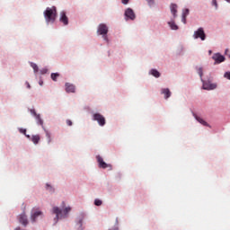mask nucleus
<instances>
[{
	"label": "nucleus",
	"instance_id": "obj_1",
	"mask_svg": "<svg viewBox=\"0 0 230 230\" xmlns=\"http://www.w3.org/2000/svg\"><path fill=\"white\" fill-rule=\"evenodd\" d=\"M61 208L62 209L58 207H54L52 209V213L56 215L57 220H58V218H66L69 212H71V207H66V202H62Z\"/></svg>",
	"mask_w": 230,
	"mask_h": 230
},
{
	"label": "nucleus",
	"instance_id": "obj_2",
	"mask_svg": "<svg viewBox=\"0 0 230 230\" xmlns=\"http://www.w3.org/2000/svg\"><path fill=\"white\" fill-rule=\"evenodd\" d=\"M44 17L46 20V22H55L57 21V7L52 6L51 8L47 7L44 11Z\"/></svg>",
	"mask_w": 230,
	"mask_h": 230
},
{
	"label": "nucleus",
	"instance_id": "obj_3",
	"mask_svg": "<svg viewBox=\"0 0 230 230\" xmlns=\"http://www.w3.org/2000/svg\"><path fill=\"white\" fill-rule=\"evenodd\" d=\"M93 121H97V123L100 125V127H105V117L100 113H94L93 115Z\"/></svg>",
	"mask_w": 230,
	"mask_h": 230
},
{
	"label": "nucleus",
	"instance_id": "obj_4",
	"mask_svg": "<svg viewBox=\"0 0 230 230\" xmlns=\"http://www.w3.org/2000/svg\"><path fill=\"white\" fill-rule=\"evenodd\" d=\"M98 35H103L104 39H107V33H109V27L105 23H101L97 29Z\"/></svg>",
	"mask_w": 230,
	"mask_h": 230
},
{
	"label": "nucleus",
	"instance_id": "obj_5",
	"mask_svg": "<svg viewBox=\"0 0 230 230\" xmlns=\"http://www.w3.org/2000/svg\"><path fill=\"white\" fill-rule=\"evenodd\" d=\"M193 39H200V40H206V32L204 28L199 27L196 31H194Z\"/></svg>",
	"mask_w": 230,
	"mask_h": 230
},
{
	"label": "nucleus",
	"instance_id": "obj_6",
	"mask_svg": "<svg viewBox=\"0 0 230 230\" xmlns=\"http://www.w3.org/2000/svg\"><path fill=\"white\" fill-rule=\"evenodd\" d=\"M42 215V211L39 208H33L31 210V222H36L37 218Z\"/></svg>",
	"mask_w": 230,
	"mask_h": 230
},
{
	"label": "nucleus",
	"instance_id": "obj_7",
	"mask_svg": "<svg viewBox=\"0 0 230 230\" xmlns=\"http://www.w3.org/2000/svg\"><path fill=\"white\" fill-rule=\"evenodd\" d=\"M96 159H97V162L99 163V167L100 168H102V169H105V168H112V165L105 163L103 161V158L101 156V155H97L96 156Z\"/></svg>",
	"mask_w": 230,
	"mask_h": 230
},
{
	"label": "nucleus",
	"instance_id": "obj_8",
	"mask_svg": "<svg viewBox=\"0 0 230 230\" xmlns=\"http://www.w3.org/2000/svg\"><path fill=\"white\" fill-rule=\"evenodd\" d=\"M59 15L60 22H62L64 26H67V24H69V18L67 17V14H66V11H62Z\"/></svg>",
	"mask_w": 230,
	"mask_h": 230
},
{
	"label": "nucleus",
	"instance_id": "obj_9",
	"mask_svg": "<svg viewBox=\"0 0 230 230\" xmlns=\"http://www.w3.org/2000/svg\"><path fill=\"white\" fill-rule=\"evenodd\" d=\"M213 60H215V64H222L226 60V58L222 56L220 53H216L212 57Z\"/></svg>",
	"mask_w": 230,
	"mask_h": 230
},
{
	"label": "nucleus",
	"instance_id": "obj_10",
	"mask_svg": "<svg viewBox=\"0 0 230 230\" xmlns=\"http://www.w3.org/2000/svg\"><path fill=\"white\" fill-rule=\"evenodd\" d=\"M30 112L31 114H32V116H34V118H36L38 125H44V120H42V119L40 118V114H37V111H35V110H31Z\"/></svg>",
	"mask_w": 230,
	"mask_h": 230
},
{
	"label": "nucleus",
	"instance_id": "obj_11",
	"mask_svg": "<svg viewBox=\"0 0 230 230\" xmlns=\"http://www.w3.org/2000/svg\"><path fill=\"white\" fill-rule=\"evenodd\" d=\"M125 16L131 21H134V19H136V13H134V10H132L131 8H128L125 11Z\"/></svg>",
	"mask_w": 230,
	"mask_h": 230
},
{
	"label": "nucleus",
	"instance_id": "obj_12",
	"mask_svg": "<svg viewBox=\"0 0 230 230\" xmlns=\"http://www.w3.org/2000/svg\"><path fill=\"white\" fill-rule=\"evenodd\" d=\"M203 89H205V91H213V89H217V84L211 83H203Z\"/></svg>",
	"mask_w": 230,
	"mask_h": 230
},
{
	"label": "nucleus",
	"instance_id": "obj_13",
	"mask_svg": "<svg viewBox=\"0 0 230 230\" xmlns=\"http://www.w3.org/2000/svg\"><path fill=\"white\" fill-rule=\"evenodd\" d=\"M19 222H20V224H22L24 226H28V217H26V214L20 215Z\"/></svg>",
	"mask_w": 230,
	"mask_h": 230
},
{
	"label": "nucleus",
	"instance_id": "obj_14",
	"mask_svg": "<svg viewBox=\"0 0 230 230\" xmlns=\"http://www.w3.org/2000/svg\"><path fill=\"white\" fill-rule=\"evenodd\" d=\"M65 87H66V93H75V87L72 84L66 83L65 84Z\"/></svg>",
	"mask_w": 230,
	"mask_h": 230
},
{
	"label": "nucleus",
	"instance_id": "obj_15",
	"mask_svg": "<svg viewBox=\"0 0 230 230\" xmlns=\"http://www.w3.org/2000/svg\"><path fill=\"white\" fill-rule=\"evenodd\" d=\"M161 93H162V94L164 95L165 100H168V98H170V96H172V92H170V89H168V88H163L161 90Z\"/></svg>",
	"mask_w": 230,
	"mask_h": 230
},
{
	"label": "nucleus",
	"instance_id": "obj_16",
	"mask_svg": "<svg viewBox=\"0 0 230 230\" xmlns=\"http://www.w3.org/2000/svg\"><path fill=\"white\" fill-rule=\"evenodd\" d=\"M170 8L173 17H177V8H178L177 4H172Z\"/></svg>",
	"mask_w": 230,
	"mask_h": 230
},
{
	"label": "nucleus",
	"instance_id": "obj_17",
	"mask_svg": "<svg viewBox=\"0 0 230 230\" xmlns=\"http://www.w3.org/2000/svg\"><path fill=\"white\" fill-rule=\"evenodd\" d=\"M195 119H197V121H199V123H200L201 125H203L204 127H208L209 125L208 124V122H206V120H204L202 118L199 117V116H195Z\"/></svg>",
	"mask_w": 230,
	"mask_h": 230
},
{
	"label": "nucleus",
	"instance_id": "obj_18",
	"mask_svg": "<svg viewBox=\"0 0 230 230\" xmlns=\"http://www.w3.org/2000/svg\"><path fill=\"white\" fill-rule=\"evenodd\" d=\"M31 141L34 145H39V141H40V136L39 135H33L31 137Z\"/></svg>",
	"mask_w": 230,
	"mask_h": 230
},
{
	"label": "nucleus",
	"instance_id": "obj_19",
	"mask_svg": "<svg viewBox=\"0 0 230 230\" xmlns=\"http://www.w3.org/2000/svg\"><path fill=\"white\" fill-rule=\"evenodd\" d=\"M150 75H152V76H155V78H159V76H161V73H159L157 69H151Z\"/></svg>",
	"mask_w": 230,
	"mask_h": 230
},
{
	"label": "nucleus",
	"instance_id": "obj_20",
	"mask_svg": "<svg viewBox=\"0 0 230 230\" xmlns=\"http://www.w3.org/2000/svg\"><path fill=\"white\" fill-rule=\"evenodd\" d=\"M168 25L170 26L171 30H179V26H177L174 22H168Z\"/></svg>",
	"mask_w": 230,
	"mask_h": 230
},
{
	"label": "nucleus",
	"instance_id": "obj_21",
	"mask_svg": "<svg viewBox=\"0 0 230 230\" xmlns=\"http://www.w3.org/2000/svg\"><path fill=\"white\" fill-rule=\"evenodd\" d=\"M31 66L32 67L34 73H39V66L35 63H31Z\"/></svg>",
	"mask_w": 230,
	"mask_h": 230
},
{
	"label": "nucleus",
	"instance_id": "obj_22",
	"mask_svg": "<svg viewBox=\"0 0 230 230\" xmlns=\"http://www.w3.org/2000/svg\"><path fill=\"white\" fill-rule=\"evenodd\" d=\"M60 75L58 73H52L51 74V78L53 80V82H57V78L59 77Z\"/></svg>",
	"mask_w": 230,
	"mask_h": 230
},
{
	"label": "nucleus",
	"instance_id": "obj_23",
	"mask_svg": "<svg viewBox=\"0 0 230 230\" xmlns=\"http://www.w3.org/2000/svg\"><path fill=\"white\" fill-rule=\"evenodd\" d=\"M20 132L21 134H24V136H26V137H28V139H30V135H26V129L24 128H20Z\"/></svg>",
	"mask_w": 230,
	"mask_h": 230
},
{
	"label": "nucleus",
	"instance_id": "obj_24",
	"mask_svg": "<svg viewBox=\"0 0 230 230\" xmlns=\"http://www.w3.org/2000/svg\"><path fill=\"white\" fill-rule=\"evenodd\" d=\"M94 204H95V206H102V201L101 199H95Z\"/></svg>",
	"mask_w": 230,
	"mask_h": 230
},
{
	"label": "nucleus",
	"instance_id": "obj_25",
	"mask_svg": "<svg viewBox=\"0 0 230 230\" xmlns=\"http://www.w3.org/2000/svg\"><path fill=\"white\" fill-rule=\"evenodd\" d=\"M46 136L49 139V143H51V134H49V132L46 131Z\"/></svg>",
	"mask_w": 230,
	"mask_h": 230
},
{
	"label": "nucleus",
	"instance_id": "obj_26",
	"mask_svg": "<svg viewBox=\"0 0 230 230\" xmlns=\"http://www.w3.org/2000/svg\"><path fill=\"white\" fill-rule=\"evenodd\" d=\"M198 74L199 75L200 78H202V75H203L202 67H199V68L198 69Z\"/></svg>",
	"mask_w": 230,
	"mask_h": 230
},
{
	"label": "nucleus",
	"instance_id": "obj_27",
	"mask_svg": "<svg viewBox=\"0 0 230 230\" xmlns=\"http://www.w3.org/2000/svg\"><path fill=\"white\" fill-rule=\"evenodd\" d=\"M181 21L183 22V24H186V13H182Z\"/></svg>",
	"mask_w": 230,
	"mask_h": 230
},
{
	"label": "nucleus",
	"instance_id": "obj_28",
	"mask_svg": "<svg viewBox=\"0 0 230 230\" xmlns=\"http://www.w3.org/2000/svg\"><path fill=\"white\" fill-rule=\"evenodd\" d=\"M225 78H226L227 80H230V72H226L224 75Z\"/></svg>",
	"mask_w": 230,
	"mask_h": 230
},
{
	"label": "nucleus",
	"instance_id": "obj_29",
	"mask_svg": "<svg viewBox=\"0 0 230 230\" xmlns=\"http://www.w3.org/2000/svg\"><path fill=\"white\" fill-rule=\"evenodd\" d=\"M66 125H67L68 127H72V126H73V121H71V119H67V120H66Z\"/></svg>",
	"mask_w": 230,
	"mask_h": 230
},
{
	"label": "nucleus",
	"instance_id": "obj_30",
	"mask_svg": "<svg viewBox=\"0 0 230 230\" xmlns=\"http://www.w3.org/2000/svg\"><path fill=\"white\" fill-rule=\"evenodd\" d=\"M183 13H185V17H187L190 14V9H185Z\"/></svg>",
	"mask_w": 230,
	"mask_h": 230
},
{
	"label": "nucleus",
	"instance_id": "obj_31",
	"mask_svg": "<svg viewBox=\"0 0 230 230\" xmlns=\"http://www.w3.org/2000/svg\"><path fill=\"white\" fill-rule=\"evenodd\" d=\"M148 3L149 6H152L154 4V0H146Z\"/></svg>",
	"mask_w": 230,
	"mask_h": 230
},
{
	"label": "nucleus",
	"instance_id": "obj_32",
	"mask_svg": "<svg viewBox=\"0 0 230 230\" xmlns=\"http://www.w3.org/2000/svg\"><path fill=\"white\" fill-rule=\"evenodd\" d=\"M122 4H128V0H121Z\"/></svg>",
	"mask_w": 230,
	"mask_h": 230
},
{
	"label": "nucleus",
	"instance_id": "obj_33",
	"mask_svg": "<svg viewBox=\"0 0 230 230\" xmlns=\"http://www.w3.org/2000/svg\"><path fill=\"white\" fill-rule=\"evenodd\" d=\"M110 230H119V228L118 227V223L113 228H111Z\"/></svg>",
	"mask_w": 230,
	"mask_h": 230
},
{
	"label": "nucleus",
	"instance_id": "obj_34",
	"mask_svg": "<svg viewBox=\"0 0 230 230\" xmlns=\"http://www.w3.org/2000/svg\"><path fill=\"white\" fill-rule=\"evenodd\" d=\"M46 73H48V69L41 70V75H46Z\"/></svg>",
	"mask_w": 230,
	"mask_h": 230
},
{
	"label": "nucleus",
	"instance_id": "obj_35",
	"mask_svg": "<svg viewBox=\"0 0 230 230\" xmlns=\"http://www.w3.org/2000/svg\"><path fill=\"white\" fill-rule=\"evenodd\" d=\"M25 84H26V85H27V89H31V85H30V83H29V82H26Z\"/></svg>",
	"mask_w": 230,
	"mask_h": 230
},
{
	"label": "nucleus",
	"instance_id": "obj_36",
	"mask_svg": "<svg viewBox=\"0 0 230 230\" xmlns=\"http://www.w3.org/2000/svg\"><path fill=\"white\" fill-rule=\"evenodd\" d=\"M82 222H83V220H82V219H80V220H79V222L77 223V226H79V227H81V226H82Z\"/></svg>",
	"mask_w": 230,
	"mask_h": 230
},
{
	"label": "nucleus",
	"instance_id": "obj_37",
	"mask_svg": "<svg viewBox=\"0 0 230 230\" xmlns=\"http://www.w3.org/2000/svg\"><path fill=\"white\" fill-rule=\"evenodd\" d=\"M47 190H49L51 191V187L49 184L47 183Z\"/></svg>",
	"mask_w": 230,
	"mask_h": 230
},
{
	"label": "nucleus",
	"instance_id": "obj_38",
	"mask_svg": "<svg viewBox=\"0 0 230 230\" xmlns=\"http://www.w3.org/2000/svg\"><path fill=\"white\" fill-rule=\"evenodd\" d=\"M227 3H230V0H226Z\"/></svg>",
	"mask_w": 230,
	"mask_h": 230
},
{
	"label": "nucleus",
	"instance_id": "obj_39",
	"mask_svg": "<svg viewBox=\"0 0 230 230\" xmlns=\"http://www.w3.org/2000/svg\"><path fill=\"white\" fill-rule=\"evenodd\" d=\"M214 4L217 5V1H214Z\"/></svg>",
	"mask_w": 230,
	"mask_h": 230
},
{
	"label": "nucleus",
	"instance_id": "obj_40",
	"mask_svg": "<svg viewBox=\"0 0 230 230\" xmlns=\"http://www.w3.org/2000/svg\"><path fill=\"white\" fill-rule=\"evenodd\" d=\"M40 85H42V82H41V83H40Z\"/></svg>",
	"mask_w": 230,
	"mask_h": 230
}]
</instances>
